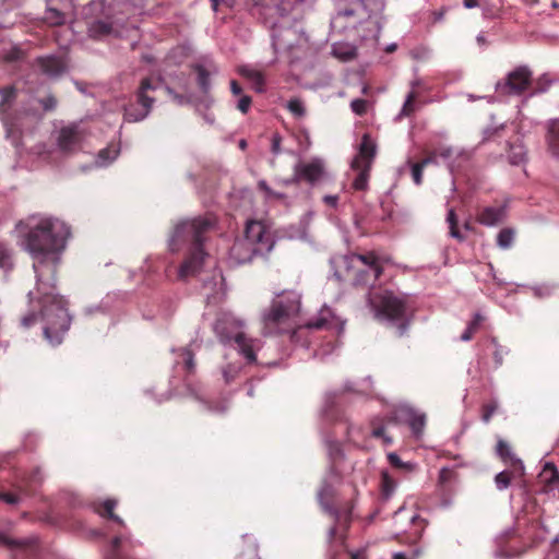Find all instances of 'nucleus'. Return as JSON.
I'll return each mask as SVG.
<instances>
[{"instance_id":"38","label":"nucleus","mask_w":559,"mask_h":559,"mask_svg":"<svg viewBox=\"0 0 559 559\" xmlns=\"http://www.w3.org/2000/svg\"><path fill=\"white\" fill-rule=\"evenodd\" d=\"M513 236H514V234H513L512 229H509V228L501 229L497 237L498 246L503 249L509 248L513 241Z\"/></svg>"},{"instance_id":"59","label":"nucleus","mask_w":559,"mask_h":559,"mask_svg":"<svg viewBox=\"0 0 559 559\" xmlns=\"http://www.w3.org/2000/svg\"><path fill=\"white\" fill-rule=\"evenodd\" d=\"M463 4L466 9L484 7V0H463Z\"/></svg>"},{"instance_id":"64","label":"nucleus","mask_w":559,"mask_h":559,"mask_svg":"<svg viewBox=\"0 0 559 559\" xmlns=\"http://www.w3.org/2000/svg\"><path fill=\"white\" fill-rule=\"evenodd\" d=\"M474 334L475 333H473V331H471L468 328H466V330L461 335V340L464 342H467L473 338Z\"/></svg>"},{"instance_id":"52","label":"nucleus","mask_w":559,"mask_h":559,"mask_svg":"<svg viewBox=\"0 0 559 559\" xmlns=\"http://www.w3.org/2000/svg\"><path fill=\"white\" fill-rule=\"evenodd\" d=\"M252 99L248 95H242L238 102L237 108L242 112L247 114L250 106H251Z\"/></svg>"},{"instance_id":"57","label":"nucleus","mask_w":559,"mask_h":559,"mask_svg":"<svg viewBox=\"0 0 559 559\" xmlns=\"http://www.w3.org/2000/svg\"><path fill=\"white\" fill-rule=\"evenodd\" d=\"M424 167L430 164H438V156L435 150L428 152L427 156L419 162Z\"/></svg>"},{"instance_id":"29","label":"nucleus","mask_w":559,"mask_h":559,"mask_svg":"<svg viewBox=\"0 0 559 559\" xmlns=\"http://www.w3.org/2000/svg\"><path fill=\"white\" fill-rule=\"evenodd\" d=\"M194 71L198 74V85L203 93H207L211 88L210 72L201 64L194 66Z\"/></svg>"},{"instance_id":"46","label":"nucleus","mask_w":559,"mask_h":559,"mask_svg":"<svg viewBox=\"0 0 559 559\" xmlns=\"http://www.w3.org/2000/svg\"><path fill=\"white\" fill-rule=\"evenodd\" d=\"M424 168L425 167L419 162L412 164V177L417 186L421 185L423 182Z\"/></svg>"},{"instance_id":"41","label":"nucleus","mask_w":559,"mask_h":559,"mask_svg":"<svg viewBox=\"0 0 559 559\" xmlns=\"http://www.w3.org/2000/svg\"><path fill=\"white\" fill-rule=\"evenodd\" d=\"M288 110L297 118H302L306 115V109L300 99H290L287 104Z\"/></svg>"},{"instance_id":"27","label":"nucleus","mask_w":559,"mask_h":559,"mask_svg":"<svg viewBox=\"0 0 559 559\" xmlns=\"http://www.w3.org/2000/svg\"><path fill=\"white\" fill-rule=\"evenodd\" d=\"M44 21L50 26H59L64 24L66 15L60 10L53 8L48 3L47 10L45 12Z\"/></svg>"},{"instance_id":"7","label":"nucleus","mask_w":559,"mask_h":559,"mask_svg":"<svg viewBox=\"0 0 559 559\" xmlns=\"http://www.w3.org/2000/svg\"><path fill=\"white\" fill-rule=\"evenodd\" d=\"M532 71L526 66H520L511 71L503 83L497 84V90L512 95H522L532 85Z\"/></svg>"},{"instance_id":"42","label":"nucleus","mask_w":559,"mask_h":559,"mask_svg":"<svg viewBox=\"0 0 559 559\" xmlns=\"http://www.w3.org/2000/svg\"><path fill=\"white\" fill-rule=\"evenodd\" d=\"M498 409V403L496 401H490L485 403L481 407V419L484 423H489L492 415Z\"/></svg>"},{"instance_id":"37","label":"nucleus","mask_w":559,"mask_h":559,"mask_svg":"<svg viewBox=\"0 0 559 559\" xmlns=\"http://www.w3.org/2000/svg\"><path fill=\"white\" fill-rule=\"evenodd\" d=\"M0 544L7 546L9 548H26V547L31 546L32 542L14 539L9 536L0 534Z\"/></svg>"},{"instance_id":"20","label":"nucleus","mask_w":559,"mask_h":559,"mask_svg":"<svg viewBox=\"0 0 559 559\" xmlns=\"http://www.w3.org/2000/svg\"><path fill=\"white\" fill-rule=\"evenodd\" d=\"M547 152L556 159H559V120H550L547 123L545 135Z\"/></svg>"},{"instance_id":"58","label":"nucleus","mask_w":559,"mask_h":559,"mask_svg":"<svg viewBox=\"0 0 559 559\" xmlns=\"http://www.w3.org/2000/svg\"><path fill=\"white\" fill-rule=\"evenodd\" d=\"M281 142H282L281 135L278 133L273 134L272 146H271V151L273 154L277 155L281 153Z\"/></svg>"},{"instance_id":"55","label":"nucleus","mask_w":559,"mask_h":559,"mask_svg":"<svg viewBox=\"0 0 559 559\" xmlns=\"http://www.w3.org/2000/svg\"><path fill=\"white\" fill-rule=\"evenodd\" d=\"M0 500H3L8 504H17L20 502V496L9 492H0Z\"/></svg>"},{"instance_id":"16","label":"nucleus","mask_w":559,"mask_h":559,"mask_svg":"<svg viewBox=\"0 0 559 559\" xmlns=\"http://www.w3.org/2000/svg\"><path fill=\"white\" fill-rule=\"evenodd\" d=\"M235 344L237 345L238 352L246 358L248 364H254L257 361L255 350L259 349V341L247 337L242 333L235 334Z\"/></svg>"},{"instance_id":"19","label":"nucleus","mask_w":559,"mask_h":559,"mask_svg":"<svg viewBox=\"0 0 559 559\" xmlns=\"http://www.w3.org/2000/svg\"><path fill=\"white\" fill-rule=\"evenodd\" d=\"M117 504L118 501L116 499H106L104 501H93L91 508L102 518L109 519L120 526H124V521L114 512Z\"/></svg>"},{"instance_id":"47","label":"nucleus","mask_w":559,"mask_h":559,"mask_svg":"<svg viewBox=\"0 0 559 559\" xmlns=\"http://www.w3.org/2000/svg\"><path fill=\"white\" fill-rule=\"evenodd\" d=\"M239 369L233 365H227L223 369V377L226 383H230L238 376Z\"/></svg>"},{"instance_id":"28","label":"nucleus","mask_w":559,"mask_h":559,"mask_svg":"<svg viewBox=\"0 0 559 559\" xmlns=\"http://www.w3.org/2000/svg\"><path fill=\"white\" fill-rule=\"evenodd\" d=\"M520 477L521 476H519L518 473H514V468H511V471H502L497 474L495 477V483L499 490H503L509 487L513 478Z\"/></svg>"},{"instance_id":"11","label":"nucleus","mask_w":559,"mask_h":559,"mask_svg":"<svg viewBox=\"0 0 559 559\" xmlns=\"http://www.w3.org/2000/svg\"><path fill=\"white\" fill-rule=\"evenodd\" d=\"M241 324L239 321L234 319L229 314L219 316L214 324V332L219 337L222 343H229L230 341H235L236 333H242L239 331Z\"/></svg>"},{"instance_id":"18","label":"nucleus","mask_w":559,"mask_h":559,"mask_svg":"<svg viewBox=\"0 0 559 559\" xmlns=\"http://www.w3.org/2000/svg\"><path fill=\"white\" fill-rule=\"evenodd\" d=\"M497 454L499 457L511 468H514V473H518L519 476L524 475V465L520 459H518L511 451L510 445L503 441L499 440L496 447Z\"/></svg>"},{"instance_id":"4","label":"nucleus","mask_w":559,"mask_h":559,"mask_svg":"<svg viewBox=\"0 0 559 559\" xmlns=\"http://www.w3.org/2000/svg\"><path fill=\"white\" fill-rule=\"evenodd\" d=\"M368 302L379 322L395 326L396 336L405 335L409 325L406 295L380 288L369 293Z\"/></svg>"},{"instance_id":"63","label":"nucleus","mask_w":559,"mask_h":559,"mask_svg":"<svg viewBox=\"0 0 559 559\" xmlns=\"http://www.w3.org/2000/svg\"><path fill=\"white\" fill-rule=\"evenodd\" d=\"M350 559H367L364 550L349 552Z\"/></svg>"},{"instance_id":"56","label":"nucleus","mask_w":559,"mask_h":559,"mask_svg":"<svg viewBox=\"0 0 559 559\" xmlns=\"http://www.w3.org/2000/svg\"><path fill=\"white\" fill-rule=\"evenodd\" d=\"M259 188L260 190L264 191L266 193V195L269 198H273V199H281L283 195L281 193H277L275 191H273L266 183L265 181H260L259 182Z\"/></svg>"},{"instance_id":"3","label":"nucleus","mask_w":559,"mask_h":559,"mask_svg":"<svg viewBox=\"0 0 559 559\" xmlns=\"http://www.w3.org/2000/svg\"><path fill=\"white\" fill-rule=\"evenodd\" d=\"M299 311L300 300L294 293L273 299L270 308L262 316L264 334H289L294 341L304 329L322 330L329 324V320L325 317H320L308 321L305 325H297L296 318Z\"/></svg>"},{"instance_id":"53","label":"nucleus","mask_w":559,"mask_h":559,"mask_svg":"<svg viewBox=\"0 0 559 559\" xmlns=\"http://www.w3.org/2000/svg\"><path fill=\"white\" fill-rule=\"evenodd\" d=\"M484 320H485V318L481 314L476 313L474 316L473 320L468 323L467 328L471 331H473V333H476L479 330V328H480L481 323L484 322Z\"/></svg>"},{"instance_id":"10","label":"nucleus","mask_w":559,"mask_h":559,"mask_svg":"<svg viewBox=\"0 0 559 559\" xmlns=\"http://www.w3.org/2000/svg\"><path fill=\"white\" fill-rule=\"evenodd\" d=\"M324 173L323 163L314 158L309 163H299L295 167V174L293 178V182L299 183L300 181H306L310 185L316 183L321 179Z\"/></svg>"},{"instance_id":"13","label":"nucleus","mask_w":559,"mask_h":559,"mask_svg":"<svg viewBox=\"0 0 559 559\" xmlns=\"http://www.w3.org/2000/svg\"><path fill=\"white\" fill-rule=\"evenodd\" d=\"M396 418L406 420L413 433L416 436H419L423 432L426 425V416L424 414H418L414 409L405 406L399 407L395 411V416L390 417L388 423H395Z\"/></svg>"},{"instance_id":"2","label":"nucleus","mask_w":559,"mask_h":559,"mask_svg":"<svg viewBox=\"0 0 559 559\" xmlns=\"http://www.w3.org/2000/svg\"><path fill=\"white\" fill-rule=\"evenodd\" d=\"M217 218L211 213L185 219L175 226L169 240V248L173 252L188 246V253L179 269V277L186 278L197 274L204 262L207 253L204 243L211 234L216 230Z\"/></svg>"},{"instance_id":"23","label":"nucleus","mask_w":559,"mask_h":559,"mask_svg":"<svg viewBox=\"0 0 559 559\" xmlns=\"http://www.w3.org/2000/svg\"><path fill=\"white\" fill-rule=\"evenodd\" d=\"M238 73L245 79L249 80L252 84V87L258 93H262L264 91L265 81L261 71L251 69L247 66H242L238 69Z\"/></svg>"},{"instance_id":"22","label":"nucleus","mask_w":559,"mask_h":559,"mask_svg":"<svg viewBox=\"0 0 559 559\" xmlns=\"http://www.w3.org/2000/svg\"><path fill=\"white\" fill-rule=\"evenodd\" d=\"M503 217H504V207L488 206L480 211L477 219L483 225L493 226V225L502 222Z\"/></svg>"},{"instance_id":"45","label":"nucleus","mask_w":559,"mask_h":559,"mask_svg":"<svg viewBox=\"0 0 559 559\" xmlns=\"http://www.w3.org/2000/svg\"><path fill=\"white\" fill-rule=\"evenodd\" d=\"M350 108L356 115L362 116L367 111V100L361 99V98H356V99L352 100Z\"/></svg>"},{"instance_id":"14","label":"nucleus","mask_w":559,"mask_h":559,"mask_svg":"<svg viewBox=\"0 0 559 559\" xmlns=\"http://www.w3.org/2000/svg\"><path fill=\"white\" fill-rule=\"evenodd\" d=\"M376 154V144L371 140L370 135L368 133H365L361 138L359 152L352 162V167H360L362 165H368L369 167H372Z\"/></svg>"},{"instance_id":"36","label":"nucleus","mask_w":559,"mask_h":559,"mask_svg":"<svg viewBox=\"0 0 559 559\" xmlns=\"http://www.w3.org/2000/svg\"><path fill=\"white\" fill-rule=\"evenodd\" d=\"M181 356L183 357V366L188 374L194 373L195 362L194 355L190 348H182Z\"/></svg>"},{"instance_id":"33","label":"nucleus","mask_w":559,"mask_h":559,"mask_svg":"<svg viewBox=\"0 0 559 559\" xmlns=\"http://www.w3.org/2000/svg\"><path fill=\"white\" fill-rule=\"evenodd\" d=\"M556 81H558V79L552 78L549 73L542 74L535 81L533 94L545 93Z\"/></svg>"},{"instance_id":"48","label":"nucleus","mask_w":559,"mask_h":559,"mask_svg":"<svg viewBox=\"0 0 559 559\" xmlns=\"http://www.w3.org/2000/svg\"><path fill=\"white\" fill-rule=\"evenodd\" d=\"M480 8L483 9V15L486 19H495L499 15V9L490 5L487 0H484V7Z\"/></svg>"},{"instance_id":"15","label":"nucleus","mask_w":559,"mask_h":559,"mask_svg":"<svg viewBox=\"0 0 559 559\" xmlns=\"http://www.w3.org/2000/svg\"><path fill=\"white\" fill-rule=\"evenodd\" d=\"M257 254H263L260 252L259 247H253L252 243L248 242V240H243L242 238L236 239L230 248V255L238 263L250 262Z\"/></svg>"},{"instance_id":"60","label":"nucleus","mask_w":559,"mask_h":559,"mask_svg":"<svg viewBox=\"0 0 559 559\" xmlns=\"http://www.w3.org/2000/svg\"><path fill=\"white\" fill-rule=\"evenodd\" d=\"M336 522H341L344 520L346 524L350 521V511H346L344 514H341L338 511L334 512Z\"/></svg>"},{"instance_id":"61","label":"nucleus","mask_w":559,"mask_h":559,"mask_svg":"<svg viewBox=\"0 0 559 559\" xmlns=\"http://www.w3.org/2000/svg\"><path fill=\"white\" fill-rule=\"evenodd\" d=\"M230 91L236 96H238V95H240L242 93V88H241L240 84L236 80H233L230 82Z\"/></svg>"},{"instance_id":"40","label":"nucleus","mask_w":559,"mask_h":559,"mask_svg":"<svg viewBox=\"0 0 559 559\" xmlns=\"http://www.w3.org/2000/svg\"><path fill=\"white\" fill-rule=\"evenodd\" d=\"M416 98H417V94L414 91L408 93L406 100L403 105V108L401 110L402 116L409 117L414 114V111H415L414 103H415Z\"/></svg>"},{"instance_id":"50","label":"nucleus","mask_w":559,"mask_h":559,"mask_svg":"<svg viewBox=\"0 0 559 559\" xmlns=\"http://www.w3.org/2000/svg\"><path fill=\"white\" fill-rule=\"evenodd\" d=\"M45 111H52L57 107V98L52 95H49L39 100Z\"/></svg>"},{"instance_id":"1","label":"nucleus","mask_w":559,"mask_h":559,"mask_svg":"<svg viewBox=\"0 0 559 559\" xmlns=\"http://www.w3.org/2000/svg\"><path fill=\"white\" fill-rule=\"evenodd\" d=\"M16 228L24 237L26 251L33 259L36 274V293H28L32 307L34 302L40 310L44 321V336L52 345L62 343L70 328V316L62 296L55 293V282L61 253L71 235L70 227L56 217L35 216L26 223L19 222Z\"/></svg>"},{"instance_id":"62","label":"nucleus","mask_w":559,"mask_h":559,"mask_svg":"<svg viewBox=\"0 0 559 559\" xmlns=\"http://www.w3.org/2000/svg\"><path fill=\"white\" fill-rule=\"evenodd\" d=\"M95 27L97 28V31L102 34H108L111 29L110 25H108L107 23H104V22H98Z\"/></svg>"},{"instance_id":"5","label":"nucleus","mask_w":559,"mask_h":559,"mask_svg":"<svg viewBox=\"0 0 559 559\" xmlns=\"http://www.w3.org/2000/svg\"><path fill=\"white\" fill-rule=\"evenodd\" d=\"M156 90L152 79L145 78L141 81L135 93V103L124 106L123 118L127 122H138L145 119L152 110L155 98L151 95Z\"/></svg>"},{"instance_id":"31","label":"nucleus","mask_w":559,"mask_h":559,"mask_svg":"<svg viewBox=\"0 0 559 559\" xmlns=\"http://www.w3.org/2000/svg\"><path fill=\"white\" fill-rule=\"evenodd\" d=\"M490 346L493 349L492 356L495 360V367L498 368L503 364V357L508 354V349L499 344L497 337L490 338Z\"/></svg>"},{"instance_id":"21","label":"nucleus","mask_w":559,"mask_h":559,"mask_svg":"<svg viewBox=\"0 0 559 559\" xmlns=\"http://www.w3.org/2000/svg\"><path fill=\"white\" fill-rule=\"evenodd\" d=\"M457 479V473L455 469L450 467H443L440 469L438 478V489L442 496L450 495L453 490V485Z\"/></svg>"},{"instance_id":"12","label":"nucleus","mask_w":559,"mask_h":559,"mask_svg":"<svg viewBox=\"0 0 559 559\" xmlns=\"http://www.w3.org/2000/svg\"><path fill=\"white\" fill-rule=\"evenodd\" d=\"M35 64L43 74L53 79L61 76L68 69L66 59L53 55L38 57Z\"/></svg>"},{"instance_id":"8","label":"nucleus","mask_w":559,"mask_h":559,"mask_svg":"<svg viewBox=\"0 0 559 559\" xmlns=\"http://www.w3.org/2000/svg\"><path fill=\"white\" fill-rule=\"evenodd\" d=\"M243 240L252 243L253 247H259L260 252H270L273 248L274 241L266 226L261 221H249L245 228Z\"/></svg>"},{"instance_id":"49","label":"nucleus","mask_w":559,"mask_h":559,"mask_svg":"<svg viewBox=\"0 0 559 559\" xmlns=\"http://www.w3.org/2000/svg\"><path fill=\"white\" fill-rule=\"evenodd\" d=\"M118 155V151L111 147H106L99 151L98 157L104 162H111Z\"/></svg>"},{"instance_id":"26","label":"nucleus","mask_w":559,"mask_h":559,"mask_svg":"<svg viewBox=\"0 0 559 559\" xmlns=\"http://www.w3.org/2000/svg\"><path fill=\"white\" fill-rule=\"evenodd\" d=\"M357 171V176L353 182V188L358 191H365L368 188V181L370 178L371 167L362 165L360 167H352Z\"/></svg>"},{"instance_id":"51","label":"nucleus","mask_w":559,"mask_h":559,"mask_svg":"<svg viewBox=\"0 0 559 559\" xmlns=\"http://www.w3.org/2000/svg\"><path fill=\"white\" fill-rule=\"evenodd\" d=\"M37 322V314L35 311H31L23 316L21 319V325L25 329L33 326Z\"/></svg>"},{"instance_id":"43","label":"nucleus","mask_w":559,"mask_h":559,"mask_svg":"<svg viewBox=\"0 0 559 559\" xmlns=\"http://www.w3.org/2000/svg\"><path fill=\"white\" fill-rule=\"evenodd\" d=\"M25 57L24 51L19 47H12L3 55V60L8 63L16 62Z\"/></svg>"},{"instance_id":"32","label":"nucleus","mask_w":559,"mask_h":559,"mask_svg":"<svg viewBox=\"0 0 559 559\" xmlns=\"http://www.w3.org/2000/svg\"><path fill=\"white\" fill-rule=\"evenodd\" d=\"M372 436L374 438H382L385 444L392 443V438L385 435V426L383 419H373L371 421Z\"/></svg>"},{"instance_id":"17","label":"nucleus","mask_w":559,"mask_h":559,"mask_svg":"<svg viewBox=\"0 0 559 559\" xmlns=\"http://www.w3.org/2000/svg\"><path fill=\"white\" fill-rule=\"evenodd\" d=\"M257 5L260 7V14L265 15L272 25L276 24L278 17L287 15V10L281 0H261Z\"/></svg>"},{"instance_id":"39","label":"nucleus","mask_w":559,"mask_h":559,"mask_svg":"<svg viewBox=\"0 0 559 559\" xmlns=\"http://www.w3.org/2000/svg\"><path fill=\"white\" fill-rule=\"evenodd\" d=\"M509 159L511 164L519 165L525 159V151L522 145H510Z\"/></svg>"},{"instance_id":"35","label":"nucleus","mask_w":559,"mask_h":559,"mask_svg":"<svg viewBox=\"0 0 559 559\" xmlns=\"http://www.w3.org/2000/svg\"><path fill=\"white\" fill-rule=\"evenodd\" d=\"M447 222L449 224L450 235L453 238L463 240V236L460 233L459 227H457V217H456L454 209L449 210L448 216H447Z\"/></svg>"},{"instance_id":"9","label":"nucleus","mask_w":559,"mask_h":559,"mask_svg":"<svg viewBox=\"0 0 559 559\" xmlns=\"http://www.w3.org/2000/svg\"><path fill=\"white\" fill-rule=\"evenodd\" d=\"M83 138L84 132L79 124L72 123L62 127L57 138L58 148L64 154H71L80 148Z\"/></svg>"},{"instance_id":"34","label":"nucleus","mask_w":559,"mask_h":559,"mask_svg":"<svg viewBox=\"0 0 559 559\" xmlns=\"http://www.w3.org/2000/svg\"><path fill=\"white\" fill-rule=\"evenodd\" d=\"M13 267L12 250L7 243L0 242V269L11 270Z\"/></svg>"},{"instance_id":"44","label":"nucleus","mask_w":559,"mask_h":559,"mask_svg":"<svg viewBox=\"0 0 559 559\" xmlns=\"http://www.w3.org/2000/svg\"><path fill=\"white\" fill-rule=\"evenodd\" d=\"M388 460L393 467L400 469H412L413 467L411 463H404L396 453H389Z\"/></svg>"},{"instance_id":"30","label":"nucleus","mask_w":559,"mask_h":559,"mask_svg":"<svg viewBox=\"0 0 559 559\" xmlns=\"http://www.w3.org/2000/svg\"><path fill=\"white\" fill-rule=\"evenodd\" d=\"M396 488L395 480L390 476L388 472L381 474V493L384 499H389Z\"/></svg>"},{"instance_id":"54","label":"nucleus","mask_w":559,"mask_h":559,"mask_svg":"<svg viewBox=\"0 0 559 559\" xmlns=\"http://www.w3.org/2000/svg\"><path fill=\"white\" fill-rule=\"evenodd\" d=\"M438 158L449 159L453 155V150L450 146H440L435 148Z\"/></svg>"},{"instance_id":"25","label":"nucleus","mask_w":559,"mask_h":559,"mask_svg":"<svg viewBox=\"0 0 559 559\" xmlns=\"http://www.w3.org/2000/svg\"><path fill=\"white\" fill-rule=\"evenodd\" d=\"M539 477L546 490H552L559 484V472L554 463H546Z\"/></svg>"},{"instance_id":"6","label":"nucleus","mask_w":559,"mask_h":559,"mask_svg":"<svg viewBox=\"0 0 559 559\" xmlns=\"http://www.w3.org/2000/svg\"><path fill=\"white\" fill-rule=\"evenodd\" d=\"M1 102H0V121L5 130L7 139L11 140L14 145L21 139L22 131L17 127L14 118L9 112V108L16 98V88L14 86H5L0 88Z\"/></svg>"},{"instance_id":"24","label":"nucleus","mask_w":559,"mask_h":559,"mask_svg":"<svg viewBox=\"0 0 559 559\" xmlns=\"http://www.w3.org/2000/svg\"><path fill=\"white\" fill-rule=\"evenodd\" d=\"M356 257L372 273L373 282L381 276L383 267L379 261L378 255H376L373 252H368L365 254H357Z\"/></svg>"}]
</instances>
